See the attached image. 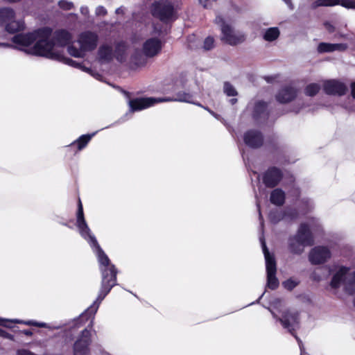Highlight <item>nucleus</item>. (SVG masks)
<instances>
[{"instance_id":"nucleus-1","label":"nucleus","mask_w":355,"mask_h":355,"mask_svg":"<svg viewBox=\"0 0 355 355\" xmlns=\"http://www.w3.org/2000/svg\"><path fill=\"white\" fill-rule=\"evenodd\" d=\"M71 40V35L68 31L58 30L52 34V31L49 28H44L27 34H18L12 37V41L17 45V48L28 54L62 61L68 64L76 65L83 71L89 72L87 67L82 63L65 58L58 49L67 45Z\"/></svg>"},{"instance_id":"nucleus-2","label":"nucleus","mask_w":355,"mask_h":355,"mask_svg":"<svg viewBox=\"0 0 355 355\" xmlns=\"http://www.w3.org/2000/svg\"><path fill=\"white\" fill-rule=\"evenodd\" d=\"M90 244L92 250L97 257L101 272V288L96 300L90 305V318L94 315L102 301L109 294L112 288L117 285L118 270L115 266L111 263L110 259L101 248L94 236L90 234Z\"/></svg>"},{"instance_id":"nucleus-3","label":"nucleus","mask_w":355,"mask_h":355,"mask_svg":"<svg viewBox=\"0 0 355 355\" xmlns=\"http://www.w3.org/2000/svg\"><path fill=\"white\" fill-rule=\"evenodd\" d=\"M215 23L220 26L221 30V40L231 46H236L245 41V36L244 34H236L232 27L225 23L224 19L221 16H216Z\"/></svg>"},{"instance_id":"nucleus-4","label":"nucleus","mask_w":355,"mask_h":355,"mask_svg":"<svg viewBox=\"0 0 355 355\" xmlns=\"http://www.w3.org/2000/svg\"><path fill=\"white\" fill-rule=\"evenodd\" d=\"M150 14L159 21L166 23L175 14L173 5L168 1H156L150 6Z\"/></svg>"},{"instance_id":"nucleus-5","label":"nucleus","mask_w":355,"mask_h":355,"mask_svg":"<svg viewBox=\"0 0 355 355\" xmlns=\"http://www.w3.org/2000/svg\"><path fill=\"white\" fill-rule=\"evenodd\" d=\"M283 177L282 171L279 168L272 166H269L262 173L261 179L266 188L273 189L279 185Z\"/></svg>"},{"instance_id":"nucleus-6","label":"nucleus","mask_w":355,"mask_h":355,"mask_svg":"<svg viewBox=\"0 0 355 355\" xmlns=\"http://www.w3.org/2000/svg\"><path fill=\"white\" fill-rule=\"evenodd\" d=\"M89 50V33L80 34L78 41L68 47L69 53L76 58L84 57Z\"/></svg>"},{"instance_id":"nucleus-7","label":"nucleus","mask_w":355,"mask_h":355,"mask_svg":"<svg viewBox=\"0 0 355 355\" xmlns=\"http://www.w3.org/2000/svg\"><path fill=\"white\" fill-rule=\"evenodd\" d=\"M170 101L163 98L140 97L130 99L129 106L131 112H137L154 105L157 103Z\"/></svg>"},{"instance_id":"nucleus-8","label":"nucleus","mask_w":355,"mask_h":355,"mask_svg":"<svg viewBox=\"0 0 355 355\" xmlns=\"http://www.w3.org/2000/svg\"><path fill=\"white\" fill-rule=\"evenodd\" d=\"M243 140L245 146L252 149H259L264 144L263 133L257 129H250L245 131L243 136Z\"/></svg>"},{"instance_id":"nucleus-9","label":"nucleus","mask_w":355,"mask_h":355,"mask_svg":"<svg viewBox=\"0 0 355 355\" xmlns=\"http://www.w3.org/2000/svg\"><path fill=\"white\" fill-rule=\"evenodd\" d=\"M322 89L326 94L330 96H344L347 91L345 84L336 79L324 80Z\"/></svg>"},{"instance_id":"nucleus-10","label":"nucleus","mask_w":355,"mask_h":355,"mask_svg":"<svg viewBox=\"0 0 355 355\" xmlns=\"http://www.w3.org/2000/svg\"><path fill=\"white\" fill-rule=\"evenodd\" d=\"M331 251L326 246L318 245L312 248L309 254V261L313 265L324 263L330 259Z\"/></svg>"},{"instance_id":"nucleus-11","label":"nucleus","mask_w":355,"mask_h":355,"mask_svg":"<svg viewBox=\"0 0 355 355\" xmlns=\"http://www.w3.org/2000/svg\"><path fill=\"white\" fill-rule=\"evenodd\" d=\"M295 239L303 246H313L315 243L313 234L310 229L309 224L302 223L296 234Z\"/></svg>"},{"instance_id":"nucleus-12","label":"nucleus","mask_w":355,"mask_h":355,"mask_svg":"<svg viewBox=\"0 0 355 355\" xmlns=\"http://www.w3.org/2000/svg\"><path fill=\"white\" fill-rule=\"evenodd\" d=\"M279 321L285 329H288L290 332H292L294 331L293 326L300 323L299 313L289 311H284Z\"/></svg>"},{"instance_id":"nucleus-13","label":"nucleus","mask_w":355,"mask_h":355,"mask_svg":"<svg viewBox=\"0 0 355 355\" xmlns=\"http://www.w3.org/2000/svg\"><path fill=\"white\" fill-rule=\"evenodd\" d=\"M161 49V41L156 37L148 39L143 45V51L144 54L149 58L156 55Z\"/></svg>"},{"instance_id":"nucleus-14","label":"nucleus","mask_w":355,"mask_h":355,"mask_svg":"<svg viewBox=\"0 0 355 355\" xmlns=\"http://www.w3.org/2000/svg\"><path fill=\"white\" fill-rule=\"evenodd\" d=\"M296 96V89L291 86H286L279 89L275 96V98L279 103L286 104L293 101Z\"/></svg>"},{"instance_id":"nucleus-15","label":"nucleus","mask_w":355,"mask_h":355,"mask_svg":"<svg viewBox=\"0 0 355 355\" xmlns=\"http://www.w3.org/2000/svg\"><path fill=\"white\" fill-rule=\"evenodd\" d=\"M76 226L80 235L86 240L89 239L87 225L83 216V207L80 200H78V208L76 215Z\"/></svg>"},{"instance_id":"nucleus-16","label":"nucleus","mask_w":355,"mask_h":355,"mask_svg":"<svg viewBox=\"0 0 355 355\" xmlns=\"http://www.w3.org/2000/svg\"><path fill=\"white\" fill-rule=\"evenodd\" d=\"M113 49L108 44L101 45L98 49V60L101 64H108L112 61Z\"/></svg>"},{"instance_id":"nucleus-17","label":"nucleus","mask_w":355,"mask_h":355,"mask_svg":"<svg viewBox=\"0 0 355 355\" xmlns=\"http://www.w3.org/2000/svg\"><path fill=\"white\" fill-rule=\"evenodd\" d=\"M129 48L128 43L125 41L121 40L114 45V50L113 51V56L119 62H123L127 57V51Z\"/></svg>"},{"instance_id":"nucleus-18","label":"nucleus","mask_w":355,"mask_h":355,"mask_svg":"<svg viewBox=\"0 0 355 355\" xmlns=\"http://www.w3.org/2000/svg\"><path fill=\"white\" fill-rule=\"evenodd\" d=\"M263 252L264 254L266 259V272L268 273H276L277 272V263L276 260L273 254H270L268 249L265 243V241H262Z\"/></svg>"},{"instance_id":"nucleus-19","label":"nucleus","mask_w":355,"mask_h":355,"mask_svg":"<svg viewBox=\"0 0 355 355\" xmlns=\"http://www.w3.org/2000/svg\"><path fill=\"white\" fill-rule=\"evenodd\" d=\"M346 44H331L327 42H320L317 47V51L320 53H331L334 51H344L347 49Z\"/></svg>"},{"instance_id":"nucleus-20","label":"nucleus","mask_w":355,"mask_h":355,"mask_svg":"<svg viewBox=\"0 0 355 355\" xmlns=\"http://www.w3.org/2000/svg\"><path fill=\"white\" fill-rule=\"evenodd\" d=\"M268 103L263 101H258L254 103L252 111V118L257 121L263 118L266 119L269 116V113L267 112Z\"/></svg>"},{"instance_id":"nucleus-21","label":"nucleus","mask_w":355,"mask_h":355,"mask_svg":"<svg viewBox=\"0 0 355 355\" xmlns=\"http://www.w3.org/2000/svg\"><path fill=\"white\" fill-rule=\"evenodd\" d=\"M87 330L83 332V337L74 344V355H88L89 340Z\"/></svg>"},{"instance_id":"nucleus-22","label":"nucleus","mask_w":355,"mask_h":355,"mask_svg":"<svg viewBox=\"0 0 355 355\" xmlns=\"http://www.w3.org/2000/svg\"><path fill=\"white\" fill-rule=\"evenodd\" d=\"M285 192L279 188L273 189L270 196V201L276 206H282L285 203Z\"/></svg>"},{"instance_id":"nucleus-23","label":"nucleus","mask_w":355,"mask_h":355,"mask_svg":"<svg viewBox=\"0 0 355 355\" xmlns=\"http://www.w3.org/2000/svg\"><path fill=\"white\" fill-rule=\"evenodd\" d=\"M349 268L345 266H341L339 270L333 275L330 285L333 288H337L340 286L345 276L349 272Z\"/></svg>"},{"instance_id":"nucleus-24","label":"nucleus","mask_w":355,"mask_h":355,"mask_svg":"<svg viewBox=\"0 0 355 355\" xmlns=\"http://www.w3.org/2000/svg\"><path fill=\"white\" fill-rule=\"evenodd\" d=\"M89 141V135H83L79 137L76 141H74L70 145L67 146V148L73 151L76 154L78 151L81 150L84 148L86 147L87 143Z\"/></svg>"},{"instance_id":"nucleus-25","label":"nucleus","mask_w":355,"mask_h":355,"mask_svg":"<svg viewBox=\"0 0 355 355\" xmlns=\"http://www.w3.org/2000/svg\"><path fill=\"white\" fill-rule=\"evenodd\" d=\"M15 18V12L10 8L0 9V25H6Z\"/></svg>"},{"instance_id":"nucleus-26","label":"nucleus","mask_w":355,"mask_h":355,"mask_svg":"<svg viewBox=\"0 0 355 355\" xmlns=\"http://www.w3.org/2000/svg\"><path fill=\"white\" fill-rule=\"evenodd\" d=\"M302 244L299 243L295 239V236H291L288 239V249L290 252L294 254H301L304 252Z\"/></svg>"},{"instance_id":"nucleus-27","label":"nucleus","mask_w":355,"mask_h":355,"mask_svg":"<svg viewBox=\"0 0 355 355\" xmlns=\"http://www.w3.org/2000/svg\"><path fill=\"white\" fill-rule=\"evenodd\" d=\"M24 28V21L21 20H15V18L10 21L5 26L6 31L11 33L20 31L23 30Z\"/></svg>"},{"instance_id":"nucleus-28","label":"nucleus","mask_w":355,"mask_h":355,"mask_svg":"<svg viewBox=\"0 0 355 355\" xmlns=\"http://www.w3.org/2000/svg\"><path fill=\"white\" fill-rule=\"evenodd\" d=\"M279 35L280 32L277 27L269 28L266 31L263 35V39L268 42H272L277 40Z\"/></svg>"},{"instance_id":"nucleus-29","label":"nucleus","mask_w":355,"mask_h":355,"mask_svg":"<svg viewBox=\"0 0 355 355\" xmlns=\"http://www.w3.org/2000/svg\"><path fill=\"white\" fill-rule=\"evenodd\" d=\"M320 86L318 83H310L304 88V94L307 96L313 97L318 94Z\"/></svg>"},{"instance_id":"nucleus-30","label":"nucleus","mask_w":355,"mask_h":355,"mask_svg":"<svg viewBox=\"0 0 355 355\" xmlns=\"http://www.w3.org/2000/svg\"><path fill=\"white\" fill-rule=\"evenodd\" d=\"M345 288L350 293H355V272L348 275L345 283Z\"/></svg>"},{"instance_id":"nucleus-31","label":"nucleus","mask_w":355,"mask_h":355,"mask_svg":"<svg viewBox=\"0 0 355 355\" xmlns=\"http://www.w3.org/2000/svg\"><path fill=\"white\" fill-rule=\"evenodd\" d=\"M270 222L273 224H277L281 220L285 219L284 211L279 210H272L268 215Z\"/></svg>"},{"instance_id":"nucleus-32","label":"nucleus","mask_w":355,"mask_h":355,"mask_svg":"<svg viewBox=\"0 0 355 355\" xmlns=\"http://www.w3.org/2000/svg\"><path fill=\"white\" fill-rule=\"evenodd\" d=\"M279 284V280L276 277V273L267 274V286L271 290H275Z\"/></svg>"},{"instance_id":"nucleus-33","label":"nucleus","mask_w":355,"mask_h":355,"mask_svg":"<svg viewBox=\"0 0 355 355\" xmlns=\"http://www.w3.org/2000/svg\"><path fill=\"white\" fill-rule=\"evenodd\" d=\"M284 218H288L291 220H295L299 216V212L295 208H288L283 211Z\"/></svg>"},{"instance_id":"nucleus-34","label":"nucleus","mask_w":355,"mask_h":355,"mask_svg":"<svg viewBox=\"0 0 355 355\" xmlns=\"http://www.w3.org/2000/svg\"><path fill=\"white\" fill-rule=\"evenodd\" d=\"M224 93L227 96H236L238 95V92L234 86L229 82H225L223 86Z\"/></svg>"},{"instance_id":"nucleus-35","label":"nucleus","mask_w":355,"mask_h":355,"mask_svg":"<svg viewBox=\"0 0 355 355\" xmlns=\"http://www.w3.org/2000/svg\"><path fill=\"white\" fill-rule=\"evenodd\" d=\"M315 6H334L338 5V0H316Z\"/></svg>"},{"instance_id":"nucleus-36","label":"nucleus","mask_w":355,"mask_h":355,"mask_svg":"<svg viewBox=\"0 0 355 355\" xmlns=\"http://www.w3.org/2000/svg\"><path fill=\"white\" fill-rule=\"evenodd\" d=\"M192 98L191 95L186 92H179L177 94V97L174 99L168 98L170 101H178L182 102H189L190 99Z\"/></svg>"},{"instance_id":"nucleus-37","label":"nucleus","mask_w":355,"mask_h":355,"mask_svg":"<svg viewBox=\"0 0 355 355\" xmlns=\"http://www.w3.org/2000/svg\"><path fill=\"white\" fill-rule=\"evenodd\" d=\"M12 322H14L15 323H24L27 325H33V326H35V327H45V328L48 327V324L46 323L38 322H35V321H33V320L22 322L19 320H15Z\"/></svg>"},{"instance_id":"nucleus-38","label":"nucleus","mask_w":355,"mask_h":355,"mask_svg":"<svg viewBox=\"0 0 355 355\" xmlns=\"http://www.w3.org/2000/svg\"><path fill=\"white\" fill-rule=\"evenodd\" d=\"M214 39L213 37L208 36L204 40L203 49L206 51H209L214 47Z\"/></svg>"},{"instance_id":"nucleus-39","label":"nucleus","mask_w":355,"mask_h":355,"mask_svg":"<svg viewBox=\"0 0 355 355\" xmlns=\"http://www.w3.org/2000/svg\"><path fill=\"white\" fill-rule=\"evenodd\" d=\"M338 5L347 9H355V1L354 0H338Z\"/></svg>"},{"instance_id":"nucleus-40","label":"nucleus","mask_w":355,"mask_h":355,"mask_svg":"<svg viewBox=\"0 0 355 355\" xmlns=\"http://www.w3.org/2000/svg\"><path fill=\"white\" fill-rule=\"evenodd\" d=\"M283 285H284V288L286 289H287L288 291H292L297 286V283L295 282V281H293V279H287L286 281L284 282Z\"/></svg>"},{"instance_id":"nucleus-41","label":"nucleus","mask_w":355,"mask_h":355,"mask_svg":"<svg viewBox=\"0 0 355 355\" xmlns=\"http://www.w3.org/2000/svg\"><path fill=\"white\" fill-rule=\"evenodd\" d=\"M58 4L61 8L66 10H71L73 8V3L66 0H60Z\"/></svg>"},{"instance_id":"nucleus-42","label":"nucleus","mask_w":355,"mask_h":355,"mask_svg":"<svg viewBox=\"0 0 355 355\" xmlns=\"http://www.w3.org/2000/svg\"><path fill=\"white\" fill-rule=\"evenodd\" d=\"M96 40V35L90 31V51L95 49Z\"/></svg>"},{"instance_id":"nucleus-43","label":"nucleus","mask_w":355,"mask_h":355,"mask_svg":"<svg viewBox=\"0 0 355 355\" xmlns=\"http://www.w3.org/2000/svg\"><path fill=\"white\" fill-rule=\"evenodd\" d=\"M324 26L329 33H334L336 31V27L329 21H325Z\"/></svg>"},{"instance_id":"nucleus-44","label":"nucleus","mask_w":355,"mask_h":355,"mask_svg":"<svg viewBox=\"0 0 355 355\" xmlns=\"http://www.w3.org/2000/svg\"><path fill=\"white\" fill-rule=\"evenodd\" d=\"M270 146H271V149H272V153H282V149L281 148L278 146V144L275 142V141H270Z\"/></svg>"},{"instance_id":"nucleus-45","label":"nucleus","mask_w":355,"mask_h":355,"mask_svg":"<svg viewBox=\"0 0 355 355\" xmlns=\"http://www.w3.org/2000/svg\"><path fill=\"white\" fill-rule=\"evenodd\" d=\"M107 13V10L103 6H98L96 10V14L98 16H105Z\"/></svg>"},{"instance_id":"nucleus-46","label":"nucleus","mask_w":355,"mask_h":355,"mask_svg":"<svg viewBox=\"0 0 355 355\" xmlns=\"http://www.w3.org/2000/svg\"><path fill=\"white\" fill-rule=\"evenodd\" d=\"M351 95L355 98V82L351 84Z\"/></svg>"},{"instance_id":"nucleus-47","label":"nucleus","mask_w":355,"mask_h":355,"mask_svg":"<svg viewBox=\"0 0 355 355\" xmlns=\"http://www.w3.org/2000/svg\"><path fill=\"white\" fill-rule=\"evenodd\" d=\"M0 336L3 337H8L9 334L6 333L3 329L0 328Z\"/></svg>"},{"instance_id":"nucleus-48","label":"nucleus","mask_w":355,"mask_h":355,"mask_svg":"<svg viewBox=\"0 0 355 355\" xmlns=\"http://www.w3.org/2000/svg\"><path fill=\"white\" fill-rule=\"evenodd\" d=\"M291 9H293V5L291 0H283Z\"/></svg>"},{"instance_id":"nucleus-49","label":"nucleus","mask_w":355,"mask_h":355,"mask_svg":"<svg viewBox=\"0 0 355 355\" xmlns=\"http://www.w3.org/2000/svg\"><path fill=\"white\" fill-rule=\"evenodd\" d=\"M8 321L4 320V319H2V318H0V325H3V326H6V327H8L7 325V323Z\"/></svg>"},{"instance_id":"nucleus-50","label":"nucleus","mask_w":355,"mask_h":355,"mask_svg":"<svg viewBox=\"0 0 355 355\" xmlns=\"http://www.w3.org/2000/svg\"><path fill=\"white\" fill-rule=\"evenodd\" d=\"M237 101H238L237 98H231V99L230 100V103L232 105H234V104H236V103H237Z\"/></svg>"},{"instance_id":"nucleus-51","label":"nucleus","mask_w":355,"mask_h":355,"mask_svg":"<svg viewBox=\"0 0 355 355\" xmlns=\"http://www.w3.org/2000/svg\"><path fill=\"white\" fill-rule=\"evenodd\" d=\"M23 333L26 336H31L32 332L30 330H24Z\"/></svg>"},{"instance_id":"nucleus-52","label":"nucleus","mask_w":355,"mask_h":355,"mask_svg":"<svg viewBox=\"0 0 355 355\" xmlns=\"http://www.w3.org/2000/svg\"><path fill=\"white\" fill-rule=\"evenodd\" d=\"M89 327H90V338L92 337V320H90V324H89Z\"/></svg>"},{"instance_id":"nucleus-53","label":"nucleus","mask_w":355,"mask_h":355,"mask_svg":"<svg viewBox=\"0 0 355 355\" xmlns=\"http://www.w3.org/2000/svg\"><path fill=\"white\" fill-rule=\"evenodd\" d=\"M10 46V44H6V43H0V46Z\"/></svg>"},{"instance_id":"nucleus-54","label":"nucleus","mask_w":355,"mask_h":355,"mask_svg":"<svg viewBox=\"0 0 355 355\" xmlns=\"http://www.w3.org/2000/svg\"><path fill=\"white\" fill-rule=\"evenodd\" d=\"M258 209H259V216H261V209H260V206L259 205H258Z\"/></svg>"},{"instance_id":"nucleus-55","label":"nucleus","mask_w":355,"mask_h":355,"mask_svg":"<svg viewBox=\"0 0 355 355\" xmlns=\"http://www.w3.org/2000/svg\"><path fill=\"white\" fill-rule=\"evenodd\" d=\"M89 73H90V76H94L93 72H92V70L91 69H90Z\"/></svg>"},{"instance_id":"nucleus-56","label":"nucleus","mask_w":355,"mask_h":355,"mask_svg":"<svg viewBox=\"0 0 355 355\" xmlns=\"http://www.w3.org/2000/svg\"><path fill=\"white\" fill-rule=\"evenodd\" d=\"M94 135H95V133L90 134V136H89L90 139H92V137Z\"/></svg>"},{"instance_id":"nucleus-57","label":"nucleus","mask_w":355,"mask_h":355,"mask_svg":"<svg viewBox=\"0 0 355 355\" xmlns=\"http://www.w3.org/2000/svg\"><path fill=\"white\" fill-rule=\"evenodd\" d=\"M354 305L355 306V297H354Z\"/></svg>"}]
</instances>
